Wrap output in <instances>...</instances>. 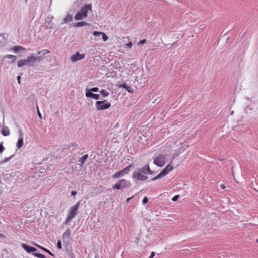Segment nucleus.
<instances>
[{
  "label": "nucleus",
  "mask_w": 258,
  "mask_h": 258,
  "mask_svg": "<svg viewBox=\"0 0 258 258\" xmlns=\"http://www.w3.org/2000/svg\"><path fill=\"white\" fill-rule=\"evenodd\" d=\"M23 132L21 130H20L19 131V138L16 144V146L18 149H20L23 146Z\"/></svg>",
  "instance_id": "obj_10"
},
{
  "label": "nucleus",
  "mask_w": 258,
  "mask_h": 258,
  "mask_svg": "<svg viewBox=\"0 0 258 258\" xmlns=\"http://www.w3.org/2000/svg\"><path fill=\"white\" fill-rule=\"evenodd\" d=\"M11 158V157H6L4 158V159H3L1 162V164H2V163H5L7 161H8L9 160H10V159Z\"/></svg>",
  "instance_id": "obj_30"
},
{
  "label": "nucleus",
  "mask_w": 258,
  "mask_h": 258,
  "mask_svg": "<svg viewBox=\"0 0 258 258\" xmlns=\"http://www.w3.org/2000/svg\"><path fill=\"white\" fill-rule=\"evenodd\" d=\"M147 42V40L146 39H143V40H140L139 42H138V44L139 45H143L145 43H146Z\"/></svg>",
  "instance_id": "obj_33"
},
{
  "label": "nucleus",
  "mask_w": 258,
  "mask_h": 258,
  "mask_svg": "<svg viewBox=\"0 0 258 258\" xmlns=\"http://www.w3.org/2000/svg\"><path fill=\"white\" fill-rule=\"evenodd\" d=\"M179 196L178 195L175 196L174 197H173L172 198V201H173V202L176 201L178 200V199L179 198Z\"/></svg>",
  "instance_id": "obj_35"
},
{
  "label": "nucleus",
  "mask_w": 258,
  "mask_h": 258,
  "mask_svg": "<svg viewBox=\"0 0 258 258\" xmlns=\"http://www.w3.org/2000/svg\"><path fill=\"white\" fill-rule=\"evenodd\" d=\"M88 154H86L84 156H83V157H82L79 160V161L81 163V164H83L85 161L86 160V159L88 158Z\"/></svg>",
  "instance_id": "obj_23"
},
{
  "label": "nucleus",
  "mask_w": 258,
  "mask_h": 258,
  "mask_svg": "<svg viewBox=\"0 0 258 258\" xmlns=\"http://www.w3.org/2000/svg\"><path fill=\"white\" fill-rule=\"evenodd\" d=\"M148 202V199L147 197H144L143 200V204H146V203H147V202Z\"/></svg>",
  "instance_id": "obj_36"
},
{
  "label": "nucleus",
  "mask_w": 258,
  "mask_h": 258,
  "mask_svg": "<svg viewBox=\"0 0 258 258\" xmlns=\"http://www.w3.org/2000/svg\"><path fill=\"white\" fill-rule=\"evenodd\" d=\"M153 171L148 165H145L142 168H137L133 173V177L137 180L145 181L148 179L147 174L151 175Z\"/></svg>",
  "instance_id": "obj_1"
},
{
  "label": "nucleus",
  "mask_w": 258,
  "mask_h": 258,
  "mask_svg": "<svg viewBox=\"0 0 258 258\" xmlns=\"http://www.w3.org/2000/svg\"><path fill=\"white\" fill-rule=\"evenodd\" d=\"M53 26V24L51 22V21H50L49 22L47 23V24L46 25V28L47 29H51Z\"/></svg>",
  "instance_id": "obj_28"
},
{
  "label": "nucleus",
  "mask_w": 258,
  "mask_h": 258,
  "mask_svg": "<svg viewBox=\"0 0 258 258\" xmlns=\"http://www.w3.org/2000/svg\"><path fill=\"white\" fill-rule=\"evenodd\" d=\"M131 167H132V165H130L129 166L126 167L125 168H124L123 170H122L124 174H126L128 173V172L130 171V169Z\"/></svg>",
  "instance_id": "obj_25"
},
{
  "label": "nucleus",
  "mask_w": 258,
  "mask_h": 258,
  "mask_svg": "<svg viewBox=\"0 0 258 258\" xmlns=\"http://www.w3.org/2000/svg\"><path fill=\"white\" fill-rule=\"evenodd\" d=\"M5 58H15L16 56L12 55V54H7L4 56Z\"/></svg>",
  "instance_id": "obj_31"
},
{
  "label": "nucleus",
  "mask_w": 258,
  "mask_h": 258,
  "mask_svg": "<svg viewBox=\"0 0 258 258\" xmlns=\"http://www.w3.org/2000/svg\"><path fill=\"white\" fill-rule=\"evenodd\" d=\"M72 196H75L77 195V192L76 191L73 190L71 192Z\"/></svg>",
  "instance_id": "obj_40"
},
{
  "label": "nucleus",
  "mask_w": 258,
  "mask_h": 258,
  "mask_svg": "<svg viewBox=\"0 0 258 258\" xmlns=\"http://www.w3.org/2000/svg\"><path fill=\"white\" fill-rule=\"evenodd\" d=\"M41 56H36L33 54L28 56L26 59H21L18 61L17 66L19 68H22L25 66L31 67L34 65L36 62H39L42 60Z\"/></svg>",
  "instance_id": "obj_2"
},
{
  "label": "nucleus",
  "mask_w": 258,
  "mask_h": 258,
  "mask_svg": "<svg viewBox=\"0 0 258 258\" xmlns=\"http://www.w3.org/2000/svg\"><path fill=\"white\" fill-rule=\"evenodd\" d=\"M73 21V17L70 15H68L66 18L63 19V22L61 23V24L64 23H68L71 22Z\"/></svg>",
  "instance_id": "obj_17"
},
{
  "label": "nucleus",
  "mask_w": 258,
  "mask_h": 258,
  "mask_svg": "<svg viewBox=\"0 0 258 258\" xmlns=\"http://www.w3.org/2000/svg\"><path fill=\"white\" fill-rule=\"evenodd\" d=\"M80 205V202H78L75 205L72 206L70 208L67 219L65 221L66 224H69L75 216L78 214Z\"/></svg>",
  "instance_id": "obj_4"
},
{
  "label": "nucleus",
  "mask_w": 258,
  "mask_h": 258,
  "mask_svg": "<svg viewBox=\"0 0 258 258\" xmlns=\"http://www.w3.org/2000/svg\"><path fill=\"white\" fill-rule=\"evenodd\" d=\"M21 77L20 76H18L17 77V81H18V84H21Z\"/></svg>",
  "instance_id": "obj_39"
},
{
  "label": "nucleus",
  "mask_w": 258,
  "mask_h": 258,
  "mask_svg": "<svg viewBox=\"0 0 258 258\" xmlns=\"http://www.w3.org/2000/svg\"><path fill=\"white\" fill-rule=\"evenodd\" d=\"M133 198V197H131V198H128L127 199H126V202H128L132 199Z\"/></svg>",
  "instance_id": "obj_44"
},
{
  "label": "nucleus",
  "mask_w": 258,
  "mask_h": 258,
  "mask_svg": "<svg viewBox=\"0 0 258 258\" xmlns=\"http://www.w3.org/2000/svg\"><path fill=\"white\" fill-rule=\"evenodd\" d=\"M122 87L123 88H125L126 89V90L128 92H130V93H133L134 92V89L130 86H127L126 84H123L122 85Z\"/></svg>",
  "instance_id": "obj_21"
},
{
  "label": "nucleus",
  "mask_w": 258,
  "mask_h": 258,
  "mask_svg": "<svg viewBox=\"0 0 258 258\" xmlns=\"http://www.w3.org/2000/svg\"><path fill=\"white\" fill-rule=\"evenodd\" d=\"M2 135L5 136H8L10 134V131L9 127L7 126L3 125L1 130Z\"/></svg>",
  "instance_id": "obj_15"
},
{
  "label": "nucleus",
  "mask_w": 258,
  "mask_h": 258,
  "mask_svg": "<svg viewBox=\"0 0 258 258\" xmlns=\"http://www.w3.org/2000/svg\"><path fill=\"white\" fill-rule=\"evenodd\" d=\"M11 50L13 51L16 53H17L18 52L20 51H25L26 49L22 46L18 45L12 47L11 49Z\"/></svg>",
  "instance_id": "obj_16"
},
{
  "label": "nucleus",
  "mask_w": 258,
  "mask_h": 258,
  "mask_svg": "<svg viewBox=\"0 0 258 258\" xmlns=\"http://www.w3.org/2000/svg\"><path fill=\"white\" fill-rule=\"evenodd\" d=\"M70 231L67 229L62 235V240L63 242H69L70 239Z\"/></svg>",
  "instance_id": "obj_13"
},
{
  "label": "nucleus",
  "mask_w": 258,
  "mask_h": 258,
  "mask_svg": "<svg viewBox=\"0 0 258 258\" xmlns=\"http://www.w3.org/2000/svg\"><path fill=\"white\" fill-rule=\"evenodd\" d=\"M111 104L107 100L97 101L95 103V107L98 110H102L109 108Z\"/></svg>",
  "instance_id": "obj_7"
},
{
  "label": "nucleus",
  "mask_w": 258,
  "mask_h": 258,
  "mask_svg": "<svg viewBox=\"0 0 258 258\" xmlns=\"http://www.w3.org/2000/svg\"><path fill=\"white\" fill-rule=\"evenodd\" d=\"M93 34L94 36L97 38L95 39L96 41L99 40L100 39V37H102L104 42L106 41L108 38L107 36L104 32L94 31Z\"/></svg>",
  "instance_id": "obj_8"
},
{
  "label": "nucleus",
  "mask_w": 258,
  "mask_h": 258,
  "mask_svg": "<svg viewBox=\"0 0 258 258\" xmlns=\"http://www.w3.org/2000/svg\"><path fill=\"white\" fill-rule=\"evenodd\" d=\"M37 246L38 247H39L40 248H41V249H42L43 251H44L46 252L47 253H48L50 255H51L52 256H54V254L51 251H50L49 250L47 249L46 248H45L44 247H43L42 246H39V245H37Z\"/></svg>",
  "instance_id": "obj_24"
},
{
  "label": "nucleus",
  "mask_w": 258,
  "mask_h": 258,
  "mask_svg": "<svg viewBox=\"0 0 258 258\" xmlns=\"http://www.w3.org/2000/svg\"><path fill=\"white\" fill-rule=\"evenodd\" d=\"M57 247L58 249H61V242L60 240H58L57 242Z\"/></svg>",
  "instance_id": "obj_34"
},
{
  "label": "nucleus",
  "mask_w": 258,
  "mask_h": 258,
  "mask_svg": "<svg viewBox=\"0 0 258 258\" xmlns=\"http://www.w3.org/2000/svg\"><path fill=\"white\" fill-rule=\"evenodd\" d=\"M2 192L3 191L2 190V189L0 188V195H1L2 194Z\"/></svg>",
  "instance_id": "obj_47"
},
{
  "label": "nucleus",
  "mask_w": 258,
  "mask_h": 258,
  "mask_svg": "<svg viewBox=\"0 0 258 258\" xmlns=\"http://www.w3.org/2000/svg\"><path fill=\"white\" fill-rule=\"evenodd\" d=\"M131 186L130 181L126 179H120L113 185L112 188L117 189H122L124 188L129 187Z\"/></svg>",
  "instance_id": "obj_6"
},
{
  "label": "nucleus",
  "mask_w": 258,
  "mask_h": 258,
  "mask_svg": "<svg viewBox=\"0 0 258 258\" xmlns=\"http://www.w3.org/2000/svg\"><path fill=\"white\" fill-rule=\"evenodd\" d=\"M92 4H87L83 6L80 11L78 12L74 16V19L76 21L83 20L86 18L89 11L92 10Z\"/></svg>",
  "instance_id": "obj_3"
},
{
  "label": "nucleus",
  "mask_w": 258,
  "mask_h": 258,
  "mask_svg": "<svg viewBox=\"0 0 258 258\" xmlns=\"http://www.w3.org/2000/svg\"><path fill=\"white\" fill-rule=\"evenodd\" d=\"M3 234H1V235H0V237H3Z\"/></svg>",
  "instance_id": "obj_48"
},
{
  "label": "nucleus",
  "mask_w": 258,
  "mask_h": 258,
  "mask_svg": "<svg viewBox=\"0 0 258 258\" xmlns=\"http://www.w3.org/2000/svg\"><path fill=\"white\" fill-rule=\"evenodd\" d=\"M155 255V253L154 252H151V255L149 256V258H153V257Z\"/></svg>",
  "instance_id": "obj_42"
},
{
  "label": "nucleus",
  "mask_w": 258,
  "mask_h": 258,
  "mask_svg": "<svg viewBox=\"0 0 258 258\" xmlns=\"http://www.w3.org/2000/svg\"><path fill=\"white\" fill-rule=\"evenodd\" d=\"M85 56V54H81L78 52H77L76 54L73 55L71 57V60L72 62H76L78 60L83 59Z\"/></svg>",
  "instance_id": "obj_9"
},
{
  "label": "nucleus",
  "mask_w": 258,
  "mask_h": 258,
  "mask_svg": "<svg viewBox=\"0 0 258 258\" xmlns=\"http://www.w3.org/2000/svg\"><path fill=\"white\" fill-rule=\"evenodd\" d=\"M100 94L103 97H106L109 95V92L105 89H102L100 91Z\"/></svg>",
  "instance_id": "obj_22"
},
{
  "label": "nucleus",
  "mask_w": 258,
  "mask_h": 258,
  "mask_svg": "<svg viewBox=\"0 0 258 258\" xmlns=\"http://www.w3.org/2000/svg\"><path fill=\"white\" fill-rule=\"evenodd\" d=\"M124 175V174L123 172H122V170H120V171L117 172L116 173H115V174H114L112 175V177L114 178H118V177H122Z\"/></svg>",
  "instance_id": "obj_19"
},
{
  "label": "nucleus",
  "mask_w": 258,
  "mask_h": 258,
  "mask_svg": "<svg viewBox=\"0 0 258 258\" xmlns=\"http://www.w3.org/2000/svg\"><path fill=\"white\" fill-rule=\"evenodd\" d=\"M178 156V154H175L173 155V158H174Z\"/></svg>",
  "instance_id": "obj_45"
},
{
  "label": "nucleus",
  "mask_w": 258,
  "mask_h": 258,
  "mask_svg": "<svg viewBox=\"0 0 258 258\" xmlns=\"http://www.w3.org/2000/svg\"><path fill=\"white\" fill-rule=\"evenodd\" d=\"M37 109L38 116L41 118V113L39 112V109H38V107L37 106Z\"/></svg>",
  "instance_id": "obj_41"
},
{
  "label": "nucleus",
  "mask_w": 258,
  "mask_h": 258,
  "mask_svg": "<svg viewBox=\"0 0 258 258\" xmlns=\"http://www.w3.org/2000/svg\"><path fill=\"white\" fill-rule=\"evenodd\" d=\"M173 169L172 166L170 164H168L164 169L160 172L163 177L167 175L169 172L171 171Z\"/></svg>",
  "instance_id": "obj_12"
},
{
  "label": "nucleus",
  "mask_w": 258,
  "mask_h": 258,
  "mask_svg": "<svg viewBox=\"0 0 258 258\" xmlns=\"http://www.w3.org/2000/svg\"><path fill=\"white\" fill-rule=\"evenodd\" d=\"M33 254L34 255H35V256H37L39 258H46V256L43 254L38 253H33Z\"/></svg>",
  "instance_id": "obj_27"
},
{
  "label": "nucleus",
  "mask_w": 258,
  "mask_h": 258,
  "mask_svg": "<svg viewBox=\"0 0 258 258\" xmlns=\"http://www.w3.org/2000/svg\"><path fill=\"white\" fill-rule=\"evenodd\" d=\"M0 258H6L8 256V252L6 249H3L0 251Z\"/></svg>",
  "instance_id": "obj_20"
},
{
  "label": "nucleus",
  "mask_w": 258,
  "mask_h": 258,
  "mask_svg": "<svg viewBox=\"0 0 258 258\" xmlns=\"http://www.w3.org/2000/svg\"><path fill=\"white\" fill-rule=\"evenodd\" d=\"M88 25H89V23H87L84 21H82V22H77L75 24V27L78 28V27H83V26H86Z\"/></svg>",
  "instance_id": "obj_18"
},
{
  "label": "nucleus",
  "mask_w": 258,
  "mask_h": 258,
  "mask_svg": "<svg viewBox=\"0 0 258 258\" xmlns=\"http://www.w3.org/2000/svg\"><path fill=\"white\" fill-rule=\"evenodd\" d=\"M5 150V147L0 143V153L3 152Z\"/></svg>",
  "instance_id": "obj_37"
},
{
  "label": "nucleus",
  "mask_w": 258,
  "mask_h": 258,
  "mask_svg": "<svg viewBox=\"0 0 258 258\" xmlns=\"http://www.w3.org/2000/svg\"><path fill=\"white\" fill-rule=\"evenodd\" d=\"M167 157V154H159L154 158L153 163L158 166L162 167L165 164Z\"/></svg>",
  "instance_id": "obj_5"
},
{
  "label": "nucleus",
  "mask_w": 258,
  "mask_h": 258,
  "mask_svg": "<svg viewBox=\"0 0 258 258\" xmlns=\"http://www.w3.org/2000/svg\"><path fill=\"white\" fill-rule=\"evenodd\" d=\"M220 187H221V188H224V185H222V184H221V185H220Z\"/></svg>",
  "instance_id": "obj_46"
},
{
  "label": "nucleus",
  "mask_w": 258,
  "mask_h": 258,
  "mask_svg": "<svg viewBox=\"0 0 258 258\" xmlns=\"http://www.w3.org/2000/svg\"><path fill=\"white\" fill-rule=\"evenodd\" d=\"M256 242L258 243V239L256 240Z\"/></svg>",
  "instance_id": "obj_49"
},
{
  "label": "nucleus",
  "mask_w": 258,
  "mask_h": 258,
  "mask_svg": "<svg viewBox=\"0 0 258 258\" xmlns=\"http://www.w3.org/2000/svg\"><path fill=\"white\" fill-rule=\"evenodd\" d=\"M75 146H77V144H76L75 143H72L70 146V147H71V146L74 147Z\"/></svg>",
  "instance_id": "obj_43"
},
{
  "label": "nucleus",
  "mask_w": 258,
  "mask_h": 258,
  "mask_svg": "<svg viewBox=\"0 0 258 258\" xmlns=\"http://www.w3.org/2000/svg\"><path fill=\"white\" fill-rule=\"evenodd\" d=\"M21 246L25 249V250H26L28 253L31 252H35L37 250L36 248L35 247L28 246L25 243H22Z\"/></svg>",
  "instance_id": "obj_14"
},
{
  "label": "nucleus",
  "mask_w": 258,
  "mask_h": 258,
  "mask_svg": "<svg viewBox=\"0 0 258 258\" xmlns=\"http://www.w3.org/2000/svg\"><path fill=\"white\" fill-rule=\"evenodd\" d=\"M89 91L92 92H98L99 91V88L98 87H94L91 89H89Z\"/></svg>",
  "instance_id": "obj_29"
},
{
  "label": "nucleus",
  "mask_w": 258,
  "mask_h": 258,
  "mask_svg": "<svg viewBox=\"0 0 258 258\" xmlns=\"http://www.w3.org/2000/svg\"><path fill=\"white\" fill-rule=\"evenodd\" d=\"M43 52V54H45L46 53H49L50 51L47 49L42 50V51H38L37 54H39L41 52Z\"/></svg>",
  "instance_id": "obj_32"
},
{
  "label": "nucleus",
  "mask_w": 258,
  "mask_h": 258,
  "mask_svg": "<svg viewBox=\"0 0 258 258\" xmlns=\"http://www.w3.org/2000/svg\"><path fill=\"white\" fill-rule=\"evenodd\" d=\"M86 96L88 98H91L95 100H98L100 99V95L99 94H94L93 92L89 91V89L87 88L86 89Z\"/></svg>",
  "instance_id": "obj_11"
},
{
  "label": "nucleus",
  "mask_w": 258,
  "mask_h": 258,
  "mask_svg": "<svg viewBox=\"0 0 258 258\" xmlns=\"http://www.w3.org/2000/svg\"><path fill=\"white\" fill-rule=\"evenodd\" d=\"M132 43L131 42H128L126 44V47L128 48H131L132 47Z\"/></svg>",
  "instance_id": "obj_38"
},
{
  "label": "nucleus",
  "mask_w": 258,
  "mask_h": 258,
  "mask_svg": "<svg viewBox=\"0 0 258 258\" xmlns=\"http://www.w3.org/2000/svg\"><path fill=\"white\" fill-rule=\"evenodd\" d=\"M163 175L161 174V173H160L158 175H157L156 176H155V177L152 178L151 179V180H152V181H155V180H156L159 178H163Z\"/></svg>",
  "instance_id": "obj_26"
}]
</instances>
